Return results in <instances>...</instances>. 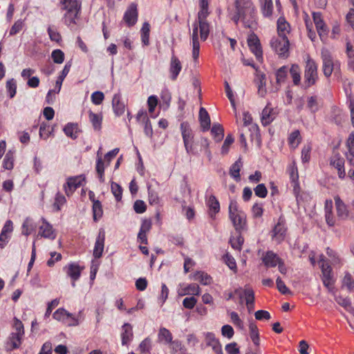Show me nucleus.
Returning a JSON list of instances; mask_svg holds the SVG:
<instances>
[{"label": "nucleus", "instance_id": "obj_3", "mask_svg": "<svg viewBox=\"0 0 354 354\" xmlns=\"http://www.w3.org/2000/svg\"><path fill=\"white\" fill-rule=\"evenodd\" d=\"M234 6L236 12L242 17V21L247 27H250L246 22L247 15L249 14L250 17L254 13V8L252 1L250 0H234Z\"/></svg>", "mask_w": 354, "mask_h": 354}, {"label": "nucleus", "instance_id": "obj_63", "mask_svg": "<svg viewBox=\"0 0 354 354\" xmlns=\"http://www.w3.org/2000/svg\"><path fill=\"white\" fill-rule=\"evenodd\" d=\"M6 88L9 93L10 97L12 98L15 96L17 90L16 82L13 79L7 81Z\"/></svg>", "mask_w": 354, "mask_h": 354}, {"label": "nucleus", "instance_id": "obj_20", "mask_svg": "<svg viewBox=\"0 0 354 354\" xmlns=\"http://www.w3.org/2000/svg\"><path fill=\"white\" fill-rule=\"evenodd\" d=\"M335 203L337 211V215L339 219L346 220L348 218V210L346 205L339 196H335Z\"/></svg>", "mask_w": 354, "mask_h": 354}, {"label": "nucleus", "instance_id": "obj_10", "mask_svg": "<svg viewBox=\"0 0 354 354\" xmlns=\"http://www.w3.org/2000/svg\"><path fill=\"white\" fill-rule=\"evenodd\" d=\"M180 129L185 149H189V151L194 153L193 149L189 147V144L193 141L194 136L189 123L187 122L181 123Z\"/></svg>", "mask_w": 354, "mask_h": 354}, {"label": "nucleus", "instance_id": "obj_5", "mask_svg": "<svg viewBox=\"0 0 354 354\" xmlns=\"http://www.w3.org/2000/svg\"><path fill=\"white\" fill-rule=\"evenodd\" d=\"M235 232L232 233L230 243L232 248L240 251L244 242L241 232L246 229V223H233Z\"/></svg>", "mask_w": 354, "mask_h": 354}, {"label": "nucleus", "instance_id": "obj_11", "mask_svg": "<svg viewBox=\"0 0 354 354\" xmlns=\"http://www.w3.org/2000/svg\"><path fill=\"white\" fill-rule=\"evenodd\" d=\"M105 231L101 228L99 230L98 235L96 238L95 246L93 249V256L96 259H99L102 256L104 248Z\"/></svg>", "mask_w": 354, "mask_h": 354}, {"label": "nucleus", "instance_id": "obj_47", "mask_svg": "<svg viewBox=\"0 0 354 354\" xmlns=\"http://www.w3.org/2000/svg\"><path fill=\"white\" fill-rule=\"evenodd\" d=\"M71 66V64H66L65 65L64 68H63V70L61 73V75L58 77V78L56 81V86H55L56 88H57V93H59L60 91L62 82H63L64 79L65 78V77L69 73Z\"/></svg>", "mask_w": 354, "mask_h": 354}, {"label": "nucleus", "instance_id": "obj_62", "mask_svg": "<svg viewBox=\"0 0 354 354\" xmlns=\"http://www.w3.org/2000/svg\"><path fill=\"white\" fill-rule=\"evenodd\" d=\"M254 194L260 198H265L268 194V190L264 184H259L254 189Z\"/></svg>", "mask_w": 354, "mask_h": 354}, {"label": "nucleus", "instance_id": "obj_8", "mask_svg": "<svg viewBox=\"0 0 354 354\" xmlns=\"http://www.w3.org/2000/svg\"><path fill=\"white\" fill-rule=\"evenodd\" d=\"M84 267H81L77 263L72 262L64 267V270L67 276L72 280L71 285L75 287V281H77L80 276Z\"/></svg>", "mask_w": 354, "mask_h": 354}, {"label": "nucleus", "instance_id": "obj_22", "mask_svg": "<svg viewBox=\"0 0 354 354\" xmlns=\"http://www.w3.org/2000/svg\"><path fill=\"white\" fill-rule=\"evenodd\" d=\"M286 228L284 226L283 223H277L273 230L272 237L277 243H281L286 236Z\"/></svg>", "mask_w": 354, "mask_h": 354}, {"label": "nucleus", "instance_id": "obj_28", "mask_svg": "<svg viewBox=\"0 0 354 354\" xmlns=\"http://www.w3.org/2000/svg\"><path fill=\"white\" fill-rule=\"evenodd\" d=\"M207 206L209 208L208 214L210 218L215 219L214 215L220 211V204L214 195H211L207 201Z\"/></svg>", "mask_w": 354, "mask_h": 354}, {"label": "nucleus", "instance_id": "obj_30", "mask_svg": "<svg viewBox=\"0 0 354 354\" xmlns=\"http://www.w3.org/2000/svg\"><path fill=\"white\" fill-rule=\"evenodd\" d=\"M199 120L201 129L203 131H206L210 128V117L203 107H201L199 110Z\"/></svg>", "mask_w": 354, "mask_h": 354}, {"label": "nucleus", "instance_id": "obj_4", "mask_svg": "<svg viewBox=\"0 0 354 354\" xmlns=\"http://www.w3.org/2000/svg\"><path fill=\"white\" fill-rule=\"evenodd\" d=\"M317 77V66L315 62L311 59H308L306 63L304 71L306 87L308 88L314 85Z\"/></svg>", "mask_w": 354, "mask_h": 354}, {"label": "nucleus", "instance_id": "obj_61", "mask_svg": "<svg viewBox=\"0 0 354 354\" xmlns=\"http://www.w3.org/2000/svg\"><path fill=\"white\" fill-rule=\"evenodd\" d=\"M223 260L230 270H236V263L234 258L232 255L229 254L228 253L225 254L223 256Z\"/></svg>", "mask_w": 354, "mask_h": 354}, {"label": "nucleus", "instance_id": "obj_64", "mask_svg": "<svg viewBox=\"0 0 354 354\" xmlns=\"http://www.w3.org/2000/svg\"><path fill=\"white\" fill-rule=\"evenodd\" d=\"M24 27V22L22 20L17 21L11 27L10 30V35L12 36L19 32Z\"/></svg>", "mask_w": 354, "mask_h": 354}, {"label": "nucleus", "instance_id": "obj_55", "mask_svg": "<svg viewBox=\"0 0 354 354\" xmlns=\"http://www.w3.org/2000/svg\"><path fill=\"white\" fill-rule=\"evenodd\" d=\"M89 118L94 129L95 130H100L101 129L102 118H100L97 114L90 111Z\"/></svg>", "mask_w": 354, "mask_h": 354}, {"label": "nucleus", "instance_id": "obj_35", "mask_svg": "<svg viewBox=\"0 0 354 354\" xmlns=\"http://www.w3.org/2000/svg\"><path fill=\"white\" fill-rule=\"evenodd\" d=\"M113 108L116 115H120L124 113L125 110V106L124 103L120 102V96L118 94H115L112 100Z\"/></svg>", "mask_w": 354, "mask_h": 354}, {"label": "nucleus", "instance_id": "obj_39", "mask_svg": "<svg viewBox=\"0 0 354 354\" xmlns=\"http://www.w3.org/2000/svg\"><path fill=\"white\" fill-rule=\"evenodd\" d=\"M242 167V162L241 158H239L230 167V174L232 176L236 181H239L241 179L240 177V170Z\"/></svg>", "mask_w": 354, "mask_h": 354}, {"label": "nucleus", "instance_id": "obj_13", "mask_svg": "<svg viewBox=\"0 0 354 354\" xmlns=\"http://www.w3.org/2000/svg\"><path fill=\"white\" fill-rule=\"evenodd\" d=\"M208 16H204L202 13H198L197 24L200 30V37L203 41H205L209 33V24L207 20Z\"/></svg>", "mask_w": 354, "mask_h": 354}, {"label": "nucleus", "instance_id": "obj_27", "mask_svg": "<svg viewBox=\"0 0 354 354\" xmlns=\"http://www.w3.org/2000/svg\"><path fill=\"white\" fill-rule=\"evenodd\" d=\"M276 113L274 109L270 106V104L263 109L261 115V122L263 126L270 124L275 118Z\"/></svg>", "mask_w": 354, "mask_h": 354}, {"label": "nucleus", "instance_id": "obj_53", "mask_svg": "<svg viewBox=\"0 0 354 354\" xmlns=\"http://www.w3.org/2000/svg\"><path fill=\"white\" fill-rule=\"evenodd\" d=\"M97 160L96 163V171L98 175L99 179L100 182H104V161L102 160V158L99 156V153H97Z\"/></svg>", "mask_w": 354, "mask_h": 354}, {"label": "nucleus", "instance_id": "obj_45", "mask_svg": "<svg viewBox=\"0 0 354 354\" xmlns=\"http://www.w3.org/2000/svg\"><path fill=\"white\" fill-rule=\"evenodd\" d=\"M289 71L292 78L294 84L299 85L301 80L300 69L299 66L297 64H292Z\"/></svg>", "mask_w": 354, "mask_h": 354}, {"label": "nucleus", "instance_id": "obj_52", "mask_svg": "<svg viewBox=\"0 0 354 354\" xmlns=\"http://www.w3.org/2000/svg\"><path fill=\"white\" fill-rule=\"evenodd\" d=\"M142 32V41L147 46L149 43V24L147 22L144 23L141 29Z\"/></svg>", "mask_w": 354, "mask_h": 354}, {"label": "nucleus", "instance_id": "obj_7", "mask_svg": "<svg viewBox=\"0 0 354 354\" xmlns=\"http://www.w3.org/2000/svg\"><path fill=\"white\" fill-rule=\"evenodd\" d=\"M322 281L324 286L331 291L334 288L335 279L333 276V269L330 264L321 265Z\"/></svg>", "mask_w": 354, "mask_h": 354}, {"label": "nucleus", "instance_id": "obj_59", "mask_svg": "<svg viewBox=\"0 0 354 354\" xmlns=\"http://www.w3.org/2000/svg\"><path fill=\"white\" fill-rule=\"evenodd\" d=\"M12 328L15 330V331H13L14 333L25 335L24 324L17 317H15L13 319Z\"/></svg>", "mask_w": 354, "mask_h": 354}, {"label": "nucleus", "instance_id": "obj_2", "mask_svg": "<svg viewBox=\"0 0 354 354\" xmlns=\"http://www.w3.org/2000/svg\"><path fill=\"white\" fill-rule=\"evenodd\" d=\"M82 312H79L77 317H75L72 313H70L63 308H58L53 315V317L62 322L68 326H76L80 324L79 317H82Z\"/></svg>", "mask_w": 354, "mask_h": 354}, {"label": "nucleus", "instance_id": "obj_18", "mask_svg": "<svg viewBox=\"0 0 354 354\" xmlns=\"http://www.w3.org/2000/svg\"><path fill=\"white\" fill-rule=\"evenodd\" d=\"M24 337V335L12 332L7 341V349L9 351H14L19 348L22 344Z\"/></svg>", "mask_w": 354, "mask_h": 354}, {"label": "nucleus", "instance_id": "obj_34", "mask_svg": "<svg viewBox=\"0 0 354 354\" xmlns=\"http://www.w3.org/2000/svg\"><path fill=\"white\" fill-rule=\"evenodd\" d=\"M205 340L207 346H211L212 350H216L218 347L221 346L219 340L216 338L213 333H206L205 334Z\"/></svg>", "mask_w": 354, "mask_h": 354}, {"label": "nucleus", "instance_id": "obj_50", "mask_svg": "<svg viewBox=\"0 0 354 354\" xmlns=\"http://www.w3.org/2000/svg\"><path fill=\"white\" fill-rule=\"evenodd\" d=\"M93 219L95 221H96L102 217L103 211H102V205L99 201L93 200Z\"/></svg>", "mask_w": 354, "mask_h": 354}, {"label": "nucleus", "instance_id": "obj_41", "mask_svg": "<svg viewBox=\"0 0 354 354\" xmlns=\"http://www.w3.org/2000/svg\"><path fill=\"white\" fill-rule=\"evenodd\" d=\"M230 218L231 221H242L243 218L238 214L236 203L231 201L229 205Z\"/></svg>", "mask_w": 354, "mask_h": 354}, {"label": "nucleus", "instance_id": "obj_25", "mask_svg": "<svg viewBox=\"0 0 354 354\" xmlns=\"http://www.w3.org/2000/svg\"><path fill=\"white\" fill-rule=\"evenodd\" d=\"M330 165L337 170L338 176L340 178L345 177L346 173L344 170V158L339 157L338 155H335L330 158Z\"/></svg>", "mask_w": 354, "mask_h": 354}, {"label": "nucleus", "instance_id": "obj_48", "mask_svg": "<svg viewBox=\"0 0 354 354\" xmlns=\"http://www.w3.org/2000/svg\"><path fill=\"white\" fill-rule=\"evenodd\" d=\"M301 140V137L300 136V132L299 130H295L292 132L289 136L288 141L289 144L293 147L295 148L300 143Z\"/></svg>", "mask_w": 354, "mask_h": 354}, {"label": "nucleus", "instance_id": "obj_26", "mask_svg": "<svg viewBox=\"0 0 354 354\" xmlns=\"http://www.w3.org/2000/svg\"><path fill=\"white\" fill-rule=\"evenodd\" d=\"M133 328L132 326L129 323H125L122 326V344L123 346L127 345L133 339Z\"/></svg>", "mask_w": 354, "mask_h": 354}, {"label": "nucleus", "instance_id": "obj_54", "mask_svg": "<svg viewBox=\"0 0 354 354\" xmlns=\"http://www.w3.org/2000/svg\"><path fill=\"white\" fill-rule=\"evenodd\" d=\"M14 165V157L13 153L9 151L6 154L3 160V166L6 169H12Z\"/></svg>", "mask_w": 354, "mask_h": 354}, {"label": "nucleus", "instance_id": "obj_51", "mask_svg": "<svg viewBox=\"0 0 354 354\" xmlns=\"http://www.w3.org/2000/svg\"><path fill=\"white\" fill-rule=\"evenodd\" d=\"M333 201L331 199H327L325 201V217L326 221H330L333 219Z\"/></svg>", "mask_w": 354, "mask_h": 354}, {"label": "nucleus", "instance_id": "obj_29", "mask_svg": "<svg viewBox=\"0 0 354 354\" xmlns=\"http://www.w3.org/2000/svg\"><path fill=\"white\" fill-rule=\"evenodd\" d=\"M182 68L180 61L175 55H173L171 59L169 71L171 73V78L176 80L179 73Z\"/></svg>", "mask_w": 354, "mask_h": 354}, {"label": "nucleus", "instance_id": "obj_19", "mask_svg": "<svg viewBox=\"0 0 354 354\" xmlns=\"http://www.w3.org/2000/svg\"><path fill=\"white\" fill-rule=\"evenodd\" d=\"M138 19V10L136 4L132 3L129 7L124 15V21L128 26H133Z\"/></svg>", "mask_w": 354, "mask_h": 354}, {"label": "nucleus", "instance_id": "obj_57", "mask_svg": "<svg viewBox=\"0 0 354 354\" xmlns=\"http://www.w3.org/2000/svg\"><path fill=\"white\" fill-rule=\"evenodd\" d=\"M342 283L343 286H346L349 291L354 289V279L350 273L345 274Z\"/></svg>", "mask_w": 354, "mask_h": 354}, {"label": "nucleus", "instance_id": "obj_58", "mask_svg": "<svg viewBox=\"0 0 354 354\" xmlns=\"http://www.w3.org/2000/svg\"><path fill=\"white\" fill-rule=\"evenodd\" d=\"M169 344L170 345V348L174 354L182 353L184 349V346L181 342L177 339L174 341L171 340V342Z\"/></svg>", "mask_w": 354, "mask_h": 354}, {"label": "nucleus", "instance_id": "obj_24", "mask_svg": "<svg viewBox=\"0 0 354 354\" xmlns=\"http://www.w3.org/2000/svg\"><path fill=\"white\" fill-rule=\"evenodd\" d=\"M39 234L45 239L54 240L56 238V232L50 223H42L39 227Z\"/></svg>", "mask_w": 354, "mask_h": 354}, {"label": "nucleus", "instance_id": "obj_32", "mask_svg": "<svg viewBox=\"0 0 354 354\" xmlns=\"http://www.w3.org/2000/svg\"><path fill=\"white\" fill-rule=\"evenodd\" d=\"M173 336L171 333L166 328H160L158 334V340L160 343L169 344L171 342Z\"/></svg>", "mask_w": 354, "mask_h": 354}, {"label": "nucleus", "instance_id": "obj_56", "mask_svg": "<svg viewBox=\"0 0 354 354\" xmlns=\"http://www.w3.org/2000/svg\"><path fill=\"white\" fill-rule=\"evenodd\" d=\"M151 348V339L149 338H145L141 342L139 345V350L141 353L148 354L150 352Z\"/></svg>", "mask_w": 354, "mask_h": 354}, {"label": "nucleus", "instance_id": "obj_43", "mask_svg": "<svg viewBox=\"0 0 354 354\" xmlns=\"http://www.w3.org/2000/svg\"><path fill=\"white\" fill-rule=\"evenodd\" d=\"M250 337L256 346L259 345V333L257 326L254 323H250L249 325Z\"/></svg>", "mask_w": 354, "mask_h": 354}, {"label": "nucleus", "instance_id": "obj_37", "mask_svg": "<svg viewBox=\"0 0 354 354\" xmlns=\"http://www.w3.org/2000/svg\"><path fill=\"white\" fill-rule=\"evenodd\" d=\"M194 279L198 281L203 285H209L212 283V277L207 273L198 271L194 275Z\"/></svg>", "mask_w": 354, "mask_h": 354}, {"label": "nucleus", "instance_id": "obj_44", "mask_svg": "<svg viewBox=\"0 0 354 354\" xmlns=\"http://www.w3.org/2000/svg\"><path fill=\"white\" fill-rule=\"evenodd\" d=\"M272 0H261V10L265 17H270L272 15Z\"/></svg>", "mask_w": 354, "mask_h": 354}, {"label": "nucleus", "instance_id": "obj_14", "mask_svg": "<svg viewBox=\"0 0 354 354\" xmlns=\"http://www.w3.org/2000/svg\"><path fill=\"white\" fill-rule=\"evenodd\" d=\"M200 145H201V148L198 149L197 147V144L194 143V141H192L189 144V147L193 149L194 153L192 152V151H189V149H186L187 152L188 153H191L192 155H197L199 153V151H201V148L203 147L205 149V153H206L209 160H211L212 154H211V151L209 148V143L208 140L207 138H201V140L200 141Z\"/></svg>", "mask_w": 354, "mask_h": 354}, {"label": "nucleus", "instance_id": "obj_1", "mask_svg": "<svg viewBox=\"0 0 354 354\" xmlns=\"http://www.w3.org/2000/svg\"><path fill=\"white\" fill-rule=\"evenodd\" d=\"M62 10L66 12L64 15L65 23L68 25L75 24V19L81 9V3L77 0H62Z\"/></svg>", "mask_w": 354, "mask_h": 354}, {"label": "nucleus", "instance_id": "obj_31", "mask_svg": "<svg viewBox=\"0 0 354 354\" xmlns=\"http://www.w3.org/2000/svg\"><path fill=\"white\" fill-rule=\"evenodd\" d=\"M151 228V223H142L140 229V231L138 234V241L143 243L147 244V234L150 231Z\"/></svg>", "mask_w": 354, "mask_h": 354}, {"label": "nucleus", "instance_id": "obj_23", "mask_svg": "<svg viewBox=\"0 0 354 354\" xmlns=\"http://www.w3.org/2000/svg\"><path fill=\"white\" fill-rule=\"evenodd\" d=\"M234 294L238 295L241 299L244 296L245 304L254 303V292L250 287H245L244 289L239 288L235 289Z\"/></svg>", "mask_w": 354, "mask_h": 354}, {"label": "nucleus", "instance_id": "obj_17", "mask_svg": "<svg viewBox=\"0 0 354 354\" xmlns=\"http://www.w3.org/2000/svg\"><path fill=\"white\" fill-rule=\"evenodd\" d=\"M262 261L267 268H274L281 259L273 251H267L261 258Z\"/></svg>", "mask_w": 354, "mask_h": 354}, {"label": "nucleus", "instance_id": "obj_40", "mask_svg": "<svg viewBox=\"0 0 354 354\" xmlns=\"http://www.w3.org/2000/svg\"><path fill=\"white\" fill-rule=\"evenodd\" d=\"M211 133L216 142H220L223 140L224 129L220 124H214L211 129Z\"/></svg>", "mask_w": 354, "mask_h": 354}, {"label": "nucleus", "instance_id": "obj_33", "mask_svg": "<svg viewBox=\"0 0 354 354\" xmlns=\"http://www.w3.org/2000/svg\"><path fill=\"white\" fill-rule=\"evenodd\" d=\"M289 171L294 191L295 192H298L299 190V185L298 183L299 175L297 167L295 162L290 167Z\"/></svg>", "mask_w": 354, "mask_h": 354}, {"label": "nucleus", "instance_id": "obj_16", "mask_svg": "<svg viewBox=\"0 0 354 354\" xmlns=\"http://www.w3.org/2000/svg\"><path fill=\"white\" fill-rule=\"evenodd\" d=\"M13 232L12 223H6L0 233V248L3 249L9 242Z\"/></svg>", "mask_w": 354, "mask_h": 354}, {"label": "nucleus", "instance_id": "obj_36", "mask_svg": "<svg viewBox=\"0 0 354 354\" xmlns=\"http://www.w3.org/2000/svg\"><path fill=\"white\" fill-rule=\"evenodd\" d=\"M290 25L284 18L280 17L277 21V31L279 37H287L286 33L289 32Z\"/></svg>", "mask_w": 354, "mask_h": 354}, {"label": "nucleus", "instance_id": "obj_9", "mask_svg": "<svg viewBox=\"0 0 354 354\" xmlns=\"http://www.w3.org/2000/svg\"><path fill=\"white\" fill-rule=\"evenodd\" d=\"M248 44L252 53L254 54L257 60L262 61L263 50L261 46L260 40L257 35L252 32L248 38Z\"/></svg>", "mask_w": 354, "mask_h": 354}, {"label": "nucleus", "instance_id": "obj_15", "mask_svg": "<svg viewBox=\"0 0 354 354\" xmlns=\"http://www.w3.org/2000/svg\"><path fill=\"white\" fill-rule=\"evenodd\" d=\"M82 180H84V178H82L81 176L68 178L64 185L66 194L68 196H71L77 187L81 186Z\"/></svg>", "mask_w": 354, "mask_h": 354}, {"label": "nucleus", "instance_id": "obj_6", "mask_svg": "<svg viewBox=\"0 0 354 354\" xmlns=\"http://www.w3.org/2000/svg\"><path fill=\"white\" fill-rule=\"evenodd\" d=\"M271 46L281 57H287L289 51V40L287 37H278L273 38L271 41Z\"/></svg>", "mask_w": 354, "mask_h": 354}, {"label": "nucleus", "instance_id": "obj_21", "mask_svg": "<svg viewBox=\"0 0 354 354\" xmlns=\"http://www.w3.org/2000/svg\"><path fill=\"white\" fill-rule=\"evenodd\" d=\"M322 59L324 74L328 77L333 71L334 64L332 57L328 52L322 53Z\"/></svg>", "mask_w": 354, "mask_h": 354}, {"label": "nucleus", "instance_id": "obj_42", "mask_svg": "<svg viewBox=\"0 0 354 354\" xmlns=\"http://www.w3.org/2000/svg\"><path fill=\"white\" fill-rule=\"evenodd\" d=\"M201 293V288L196 283H191L184 288V292H180L179 295L183 296L185 295H199Z\"/></svg>", "mask_w": 354, "mask_h": 354}, {"label": "nucleus", "instance_id": "obj_46", "mask_svg": "<svg viewBox=\"0 0 354 354\" xmlns=\"http://www.w3.org/2000/svg\"><path fill=\"white\" fill-rule=\"evenodd\" d=\"M288 68L287 66H283L279 68L276 72V80L278 84L284 82L288 76Z\"/></svg>", "mask_w": 354, "mask_h": 354}, {"label": "nucleus", "instance_id": "obj_12", "mask_svg": "<svg viewBox=\"0 0 354 354\" xmlns=\"http://www.w3.org/2000/svg\"><path fill=\"white\" fill-rule=\"evenodd\" d=\"M313 18L314 23L316 26L317 31L321 39H325L328 35V30L326 26L325 25V23L322 19V14L320 12H313Z\"/></svg>", "mask_w": 354, "mask_h": 354}, {"label": "nucleus", "instance_id": "obj_38", "mask_svg": "<svg viewBox=\"0 0 354 354\" xmlns=\"http://www.w3.org/2000/svg\"><path fill=\"white\" fill-rule=\"evenodd\" d=\"M66 135L73 139H76L78 133V125L76 123H68L64 128Z\"/></svg>", "mask_w": 354, "mask_h": 354}, {"label": "nucleus", "instance_id": "obj_49", "mask_svg": "<svg viewBox=\"0 0 354 354\" xmlns=\"http://www.w3.org/2000/svg\"><path fill=\"white\" fill-rule=\"evenodd\" d=\"M111 192L113 194V196H115L116 201H120L122 200V191H123L122 187L119 184H118L115 182H112L111 185Z\"/></svg>", "mask_w": 354, "mask_h": 354}, {"label": "nucleus", "instance_id": "obj_60", "mask_svg": "<svg viewBox=\"0 0 354 354\" xmlns=\"http://www.w3.org/2000/svg\"><path fill=\"white\" fill-rule=\"evenodd\" d=\"M51 57L53 62L56 64H62L64 60V53L59 49L53 50Z\"/></svg>", "mask_w": 354, "mask_h": 354}]
</instances>
